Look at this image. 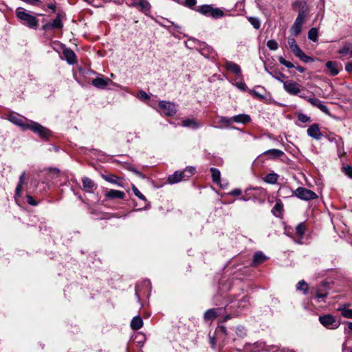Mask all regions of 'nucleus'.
Masks as SVG:
<instances>
[{"label":"nucleus","mask_w":352,"mask_h":352,"mask_svg":"<svg viewBox=\"0 0 352 352\" xmlns=\"http://www.w3.org/2000/svg\"><path fill=\"white\" fill-rule=\"evenodd\" d=\"M222 294L218 293L212 298L213 304L216 306L224 305L218 308H212L206 310L204 314L205 321L213 320L217 316L223 314L230 310L232 306H229L230 303H233L234 300L230 296H221Z\"/></svg>","instance_id":"1"},{"label":"nucleus","mask_w":352,"mask_h":352,"mask_svg":"<svg viewBox=\"0 0 352 352\" xmlns=\"http://www.w3.org/2000/svg\"><path fill=\"white\" fill-rule=\"evenodd\" d=\"M15 14L18 20L23 25L32 29L37 28L38 25V20L36 16L31 14L30 12L27 11L23 8L19 7L16 9Z\"/></svg>","instance_id":"2"},{"label":"nucleus","mask_w":352,"mask_h":352,"mask_svg":"<svg viewBox=\"0 0 352 352\" xmlns=\"http://www.w3.org/2000/svg\"><path fill=\"white\" fill-rule=\"evenodd\" d=\"M195 11L204 16H211L214 19H218L225 16L224 11L222 8H214L212 4H204L197 6L195 8Z\"/></svg>","instance_id":"3"},{"label":"nucleus","mask_w":352,"mask_h":352,"mask_svg":"<svg viewBox=\"0 0 352 352\" xmlns=\"http://www.w3.org/2000/svg\"><path fill=\"white\" fill-rule=\"evenodd\" d=\"M294 7H298L299 11L294 23L302 26L308 16L309 9L306 2L296 1L293 3Z\"/></svg>","instance_id":"4"},{"label":"nucleus","mask_w":352,"mask_h":352,"mask_svg":"<svg viewBox=\"0 0 352 352\" xmlns=\"http://www.w3.org/2000/svg\"><path fill=\"white\" fill-rule=\"evenodd\" d=\"M28 129L37 134L43 140H47L52 133L47 128L33 120H28Z\"/></svg>","instance_id":"5"},{"label":"nucleus","mask_w":352,"mask_h":352,"mask_svg":"<svg viewBox=\"0 0 352 352\" xmlns=\"http://www.w3.org/2000/svg\"><path fill=\"white\" fill-rule=\"evenodd\" d=\"M269 345H266V344L263 342H256L253 344L246 343L244 344L243 349H240L234 345V348L238 351H244V352H266L265 349L267 348Z\"/></svg>","instance_id":"6"},{"label":"nucleus","mask_w":352,"mask_h":352,"mask_svg":"<svg viewBox=\"0 0 352 352\" xmlns=\"http://www.w3.org/2000/svg\"><path fill=\"white\" fill-rule=\"evenodd\" d=\"M320 322L329 329H336L340 326V322L331 314H326L319 317Z\"/></svg>","instance_id":"7"},{"label":"nucleus","mask_w":352,"mask_h":352,"mask_svg":"<svg viewBox=\"0 0 352 352\" xmlns=\"http://www.w3.org/2000/svg\"><path fill=\"white\" fill-rule=\"evenodd\" d=\"M284 155V152L281 150L272 148L269 149L260 154L256 159V162L263 163L265 160L264 156H267V159L276 160Z\"/></svg>","instance_id":"8"},{"label":"nucleus","mask_w":352,"mask_h":352,"mask_svg":"<svg viewBox=\"0 0 352 352\" xmlns=\"http://www.w3.org/2000/svg\"><path fill=\"white\" fill-rule=\"evenodd\" d=\"M294 194L298 198L305 201L313 200L318 197L316 192L303 187L296 188Z\"/></svg>","instance_id":"9"},{"label":"nucleus","mask_w":352,"mask_h":352,"mask_svg":"<svg viewBox=\"0 0 352 352\" xmlns=\"http://www.w3.org/2000/svg\"><path fill=\"white\" fill-rule=\"evenodd\" d=\"M159 107L166 116H173L177 111L176 104L169 101L160 100L159 102Z\"/></svg>","instance_id":"10"},{"label":"nucleus","mask_w":352,"mask_h":352,"mask_svg":"<svg viewBox=\"0 0 352 352\" xmlns=\"http://www.w3.org/2000/svg\"><path fill=\"white\" fill-rule=\"evenodd\" d=\"M283 89L287 94L292 96L299 94L302 90L301 85L292 80H287L283 82Z\"/></svg>","instance_id":"11"},{"label":"nucleus","mask_w":352,"mask_h":352,"mask_svg":"<svg viewBox=\"0 0 352 352\" xmlns=\"http://www.w3.org/2000/svg\"><path fill=\"white\" fill-rule=\"evenodd\" d=\"M8 120L14 124L19 126L22 130H28V119L19 114H10L8 116Z\"/></svg>","instance_id":"12"},{"label":"nucleus","mask_w":352,"mask_h":352,"mask_svg":"<svg viewBox=\"0 0 352 352\" xmlns=\"http://www.w3.org/2000/svg\"><path fill=\"white\" fill-rule=\"evenodd\" d=\"M110 84L113 85L114 83L111 79L104 78L102 75H99L91 81V85L100 89H104L106 87Z\"/></svg>","instance_id":"13"},{"label":"nucleus","mask_w":352,"mask_h":352,"mask_svg":"<svg viewBox=\"0 0 352 352\" xmlns=\"http://www.w3.org/2000/svg\"><path fill=\"white\" fill-rule=\"evenodd\" d=\"M197 51L206 58H214L216 55L214 50L210 46L202 42L197 46Z\"/></svg>","instance_id":"14"},{"label":"nucleus","mask_w":352,"mask_h":352,"mask_svg":"<svg viewBox=\"0 0 352 352\" xmlns=\"http://www.w3.org/2000/svg\"><path fill=\"white\" fill-rule=\"evenodd\" d=\"M307 101L309 102L312 106L318 108L322 112L326 114L329 113L328 107L324 104V102L320 99L314 96H310L307 98Z\"/></svg>","instance_id":"15"},{"label":"nucleus","mask_w":352,"mask_h":352,"mask_svg":"<svg viewBox=\"0 0 352 352\" xmlns=\"http://www.w3.org/2000/svg\"><path fill=\"white\" fill-rule=\"evenodd\" d=\"M82 190L88 193H93L97 188V184L90 178L84 177L82 178Z\"/></svg>","instance_id":"16"},{"label":"nucleus","mask_w":352,"mask_h":352,"mask_svg":"<svg viewBox=\"0 0 352 352\" xmlns=\"http://www.w3.org/2000/svg\"><path fill=\"white\" fill-rule=\"evenodd\" d=\"M268 259L269 258L263 252L257 251L253 255L250 265L252 267H257Z\"/></svg>","instance_id":"17"},{"label":"nucleus","mask_w":352,"mask_h":352,"mask_svg":"<svg viewBox=\"0 0 352 352\" xmlns=\"http://www.w3.org/2000/svg\"><path fill=\"white\" fill-rule=\"evenodd\" d=\"M181 125L185 128L196 130L201 128L203 124L195 118H186L182 121Z\"/></svg>","instance_id":"18"},{"label":"nucleus","mask_w":352,"mask_h":352,"mask_svg":"<svg viewBox=\"0 0 352 352\" xmlns=\"http://www.w3.org/2000/svg\"><path fill=\"white\" fill-rule=\"evenodd\" d=\"M225 66L227 70L236 74L239 78H243L241 69L239 65L234 62L226 60Z\"/></svg>","instance_id":"19"},{"label":"nucleus","mask_w":352,"mask_h":352,"mask_svg":"<svg viewBox=\"0 0 352 352\" xmlns=\"http://www.w3.org/2000/svg\"><path fill=\"white\" fill-rule=\"evenodd\" d=\"M186 173L183 170H176L173 174L168 175V182L169 184H173L185 179Z\"/></svg>","instance_id":"20"},{"label":"nucleus","mask_w":352,"mask_h":352,"mask_svg":"<svg viewBox=\"0 0 352 352\" xmlns=\"http://www.w3.org/2000/svg\"><path fill=\"white\" fill-rule=\"evenodd\" d=\"M326 67L329 70L331 75L333 76L338 75L340 69H342L341 64H339L336 61H327L326 63Z\"/></svg>","instance_id":"21"},{"label":"nucleus","mask_w":352,"mask_h":352,"mask_svg":"<svg viewBox=\"0 0 352 352\" xmlns=\"http://www.w3.org/2000/svg\"><path fill=\"white\" fill-rule=\"evenodd\" d=\"M307 135L317 140H320L321 137L322 136V134L321 133L319 126L317 124H314L311 125L307 129Z\"/></svg>","instance_id":"22"},{"label":"nucleus","mask_w":352,"mask_h":352,"mask_svg":"<svg viewBox=\"0 0 352 352\" xmlns=\"http://www.w3.org/2000/svg\"><path fill=\"white\" fill-rule=\"evenodd\" d=\"M105 197L108 199H122L125 197V194L124 192L118 190H110L105 192Z\"/></svg>","instance_id":"23"},{"label":"nucleus","mask_w":352,"mask_h":352,"mask_svg":"<svg viewBox=\"0 0 352 352\" xmlns=\"http://www.w3.org/2000/svg\"><path fill=\"white\" fill-rule=\"evenodd\" d=\"M63 54L66 61L69 65H73L76 63V54L73 50L69 48H64Z\"/></svg>","instance_id":"24"},{"label":"nucleus","mask_w":352,"mask_h":352,"mask_svg":"<svg viewBox=\"0 0 352 352\" xmlns=\"http://www.w3.org/2000/svg\"><path fill=\"white\" fill-rule=\"evenodd\" d=\"M232 122L236 123L247 124L251 121V118L247 114H239L232 117Z\"/></svg>","instance_id":"25"},{"label":"nucleus","mask_w":352,"mask_h":352,"mask_svg":"<svg viewBox=\"0 0 352 352\" xmlns=\"http://www.w3.org/2000/svg\"><path fill=\"white\" fill-rule=\"evenodd\" d=\"M137 8H139L140 11L148 14L151 10V4L147 0H138V4Z\"/></svg>","instance_id":"26"},{"label":"nucleus","mask_w":352,"mask_h":352,"mask_svg":"<svg viewBox=\"0 0 352 352\" xmlns=\"http://www.w3.org/2000/svg\"><path fill=\"white\" fill-rule=\"evenodd\" d=\"M249 305V297L247 296H244L236 304V309L235 311H238L239 314L243 309L248 307Z\"/></svg>","instance_id":"27"},{"label":"nucleus","mask_w":352,"mask_h":352,"mask_svg":"<svg viewBox=\"0 0 352 352\" xmlns=\"http://www.w3.org/2000/svg\"><path fill=\"white\" fill-rule=\"evenodd\" d=\"M130 326L134 331L140 329L143 326V320L142 318L139 316H134L131 321Z\"/></svg>","instance_id":"28"},{"label":"nucleus","mask_w":352,"mask_h":352,"mask_svg":"<svg viewBox=\"0 0 352 352\" xmlns=\"http://www.w3.org/2000/svg\"><path fill=\"white\" fill-rule=\"evenodd\" d=\"M288 45L291 51L296 56L302 51V50L299 47L294 37L288 38Z\"/></svg>","instance_id":"29"},{"label":"nucleus","mask_w":352,"mask_h":352,"mask_svg":"<svg viewBox=\"0 0 352 352\" xmlns=\"http://www.w3.org/2000/svg\"><path fill=\"white\" fill-rule=\"evenodd\" d=\"M283 210V204L280 200H278L276 202L274 206L272 209V212L274 216L280 217L282 214Z\"/></svg>","instance_id":"30"},{"label":"nucleus","mask_w":352,"mask_h":352,"mask_svg":"<svg viewBox=\"0 0 352 352\" xmlns=\"http://www.w3.org/2000/svg\"><path fill=\"white\" fill-rule=\"evenodd\" d=\"M347 305H342L338 307V311H340L342 316L346 318H352V309L347 308Z\"/></svg>","instance_id":"31"},{"label":"nucleus","mask_w":352,"mask_h":352,"mask_svg":"<svg viewBox=\"0 0 352 352\" xmlns=\"http://www.w3.org/2000/svg\"><path fill=\"white\" fill-rule=\"evenodd\" d=\"M102 177L107 182L116 184L119 186H122V185L118 182L119 177L115 175L109 174V175H102Z\"/></svg>","instance_id":"32"},{"label":"nucleus","mask_w":352,"mask_h":352,"mask_svg":"<svg viewBox=\"0 0 352 352\" xmlns=\"http://www.w3.org/2000/svg\"><path fill=\"white\" fill-rule=\"evenodd\" d=\"M265 71L270 75H271L274 78H275L278 81L282 82L283 84V82L285 81V80H284V79L286 78V76L283 73H281L280 72H275L274 73H272V72H270L266 67H265Z\"/></svg>","instance_id":"33"},{"label":"nucleus","mask_w":352,"mask_h":352,"mask_svg":"<svg viewBox=\"0 0 352 352\" xmlns=\"http://www.w3.org/2000/svg\"><path fill=\"white\" fill-rule=\"evenodd\" d=\"M211 174H212V178L213 182L216 184H219L221 180V173L219 169L216 168H210V169Z\"/></svg>","instance_id":"34"},{"label":"nucleus","mask_w":352,"mask_h":352,"mask_svg":"<svg viewBox=\"0 0 352 352\" xmlns=\"http://www.w3.org/2000/svg\"><path fill=\"white\" fill-rule=\"evenodd\" d=\"M248 21L256 30H258L261 28V20L258 17L255 16H247Z\"/></svg>","instance_id":"35"},{"label":"nucleus","mask_w":352,"mask_h":352,"mask_svg":"<svg viewBox=\"0 0 352 352\" xmlns=\"http://www.w3.org/2000/svg\"><path fill=\"white\" fill-rule=\"evenodd\" d=\"M351 43H345L344 44V45L340 49H339V50L338 51V53L339 54L342 55V56H344L348 54L350 55V52L351 50Z\"/></svg>","instance_id":"36"},{"label":"nucleus","mask_w":352,"mask_h":352,"mask_svg":"<svg viewBox=\"0 0 352 352\" xmlns=\"http://www.w3.org/2000/svg\"><path fill=\"white\" fill-rule=\"evenodd\" d=\"M278 175L275 173H268L265 177V182L270 184H274L277 182Z\"/></svg>","instance_id":"37"},{"label":"nucleus","mask_w":352,"mask_h":352,"mask_svg":"<svg viewBox=\"0 0 352 352\" xmlns=\"http://www.w3.org/2000/svg\"><path fill=\"white\" fill-rule=\"evenodd\" d=\"M46 26H50L52 28L54 29H61L63 28V23L61 21V19L60 18V16H57L56 19H54L52 23L47 25Z\"/></svg>","instance_id":"38"},{"label":"nucleus","mask_w":352,"mask_h":352,"mask_svg":"<svg viewBox=\"0 0 352 352\" xmlns=\"http://www.w3.org/2000/svg\"><path fill=\"white\" fill-rule=\"evenodd\" d=\"M200 43H201L200 41H199L196 38H189L186 42V45L188 48H195L197 50V46L199 45Z\"/></svg>","instance_id":"39"},{"label":"nucleus","mask_w":352,"mask_h":352,"mask_svg":"<svg viewBox=\"0 0 352 352\" xmlns=\"http://www.w3.org/2000/svg\"><path fill=\"white\" fill-rule=\"evenodd\" d=\"M235 333L239 338H243L247 336V330L243 326L239 325L235 329Z\"/></svg>","instance_id":"40"},{"label":"nucleus","mask_w":352,"mask_h":352,"mask_svg":"<svg viewBox=\"0 0 352 352\" xmlns=\"http://www.w3.org/2000/svg\"><path fill=\"white\" fill-rule=\"evenodd\" d=\"M296 57L300 58V60H302L304 63H311V62L314 61V59L312 57L306 55L302 52V50L299 54H298L296 55Z\"/></svg>","instance_id":"41"},{"label":"nucleus","mask_w":352,"mask_h":352,"mask_svg":"<svg viewBox=\"0 0 352 352\" xmlns=\"http://www.w3.org/2000/svg\"><path fill=\"white\" fill-rule=\"evenodd\" d=\"M318 30L316 28H311L308 32V38L311 41L316 42L318 40Z\"/></svg>","instance_id":"42"},{"label":"nucleus","mask_w":352,"mask_h":352,"mask_svg":"<svg viewBox=\"0 0 352 352\" xmlns=\"http://www.w3.org/2000/svg\"><path fill=\"white\" fill-rule=\"evenodd\" d=\"M266 352H287V349L286 348H280L278 346L275 345H269L267 348L265 349Z\"/></svg>","instance_id":"43"},{"label":"nucleus","mask_w":352,"mask_h":352,"mask_svg":"<svg viewBox=\"0 0 352 352\" xmlns=\"http://www.w3.org/2000/svg\"><path fill=\"white\" fill-rule=\"evenodd\" d=\"M296 289L303 291V293L306 294L308 290V285L304 280H300L296 285Z\"/></svg>","instance_id":"44"},{"label":"nucleus","mask_w":352,"mask_h":352,"mask_svg":"<svg viewBox=\"0 0 352 352\" xmlns=\"http://www.w3.org/2000/svg\"><path fill=\"white\" fill-rule=\"evenodd\" d=\"M219 122L222 124L224 126L229 127L232 122V117L228 118L225 116H220Z\"/></svg>","instance_id":"45"},{"label":"nucleus","mask_w":352,"mask_h":352,"mask_svg":"<svg viewBox=\"0 0 352 352\" xmlns=\"http://www.w3.org/2000/svg\"><path fill=\"white\" fill-rule=\"evenodd\" d=\"M301 30L302 26L297 25L294 23L290 29L291 33L294 36H297L301 32Z\"/></svg>","instance_id":"46"},{"label":"nucleus","mask_w":352,"mask_h":352,"mask_svg":"<svg viewBox=\"0 0 352 352\" xmlns=\"http://www.w3.org/2000/svg\"><path fill=\"white\" fill-rule=\"evenodd\" d=\"M305 232V226L303 223H299L296 228V233L298 234L300 239L302 238Z\"/></svg>","instance_id":"47"},{"label":"nucleus","mask_w":352,"mask_h":352,"mask_svg":"<svg viewBox=\"0 0 352 352\" xmlns=\"http://www.w3.org/2000/svg\"><path fill=\"white\" fill-rule=\"evenodd\" d=\"M24 176H25V173H23L21 175V176L19 177V180L18 184L16 187V190H15L16 195L18 196H19V195H20V192H21V190L23 184Z\"/></svg>","instance_id":"48"},{"label":"nucleus","mask_w":352,"mask_h":352,"mask_svg":"<svg viewBox=\"0 0 352 352\" xmlns=\"http://www.w3.org/2000/svg\"><path fill=\"white\" fill-rule=\"evenodd\" d=\"M327 295L328 294L327 292L322 293L318 289H317L316 296L313 298V300H316V302H320V300H324Z\"/></svg>","instance_id":"49"},{"label":"nucleus","mask_w":352,"mask_h":352,"mask_svg":"<svg viewBox=\"0 0 352 352\" xmlns=\"http://www.w3.org/2000/svg\"><path fill=\"white\" fill-rule=\"evenodd\" d=\"M132 190H133L134 195L136 197H138L140 199L143 200V201L146 200L145 196L138 189V188L135 186L133 185Z\"/></svg>","instance_id":"50"},{"label":"nucleus","mask_w":352,"mask_h":352,"mask_svg":"<svg viewBox=\"0 0 352 352\" xmlns=\"http://www.w3.org/2000/svg\"><path fill=\"white\" fill-rule=\"evenodd\" d=\"M238 315H239L238 311H234L233 312L230 311V313H228L223 316V318L221 320V322H226L228 320H230V319L232 318L233 317L236 316Z\"/></svg>","instance_id":"51"},{"label":"nucleus","mask_w":352,"mask_h":352,"mask_svg":"<svg viewBox=\"0 0 352 352\" xmlns=\"http://www.w3.org/2000/svg\"><path fill=\"white\" fill-rule=\"evenodd\" d=\"M267 46L271 50H276L278 47V44L275 40L271 39L267 42Z\"/></svg>","instance_id":"52"},{"label":"nucleus","mask_w":352,"mask_h":352,"mask_svg":"<svg viewBox=\"0 0 352 352\" xmlns=\"http://www.w3.org/2000/svg\"><path fill=\"white\" fill-rule=\"evenodd\" d=\"M278 61H279V63H280L281 65H283L285 66V67H287V68H293V67H294V64H293V63H292L291 62H289V61H288V60H285V59L283 57H282V56L278 57Z\"/></svg>","instance_id":"53"},{"label":"nucleus","mask_w":352,"mask_h":352,"mask_svg":"<svg viewBox=\"0 0 352 352\" xmlns=\"http://www.w3.org/2000/svg\"><path fill=\"white\" fill-rule=\"evenodd\" d=\"M183 171L186 173V178H189L195 173V168L194 166H187Z\"/></svg>","instance_id":"54"},{"label":"nucleus","mask_w":352,"mask_h":352,"mask_svg":"<svg viewBox=\"0 0 352 352\" xmlns=\"http://www.w3.org/2000/svg\"><path fill=\"white\" fill-rule=\"evenodd\" d=\"M298 120L302 123H307L310 121V117L303 113H299Z\"/></svg>","instance_id":"55"},{"label":"nucleus","mask_w":352,"mask_h":352,"mask_svg":"<svg viewBox=\"0 0 352 352\" xmlns=\"http://www.w3.org/2000/svg\"><path fill=\"white\" fill-rule=\"evenodd\" d=\"M219 289L221 292H225L230 289V281H228V284H224L223 280L220 282Z\"/></svg>","instance_id":"56"},{"label":"nucleus","mask_w":352,"mask_h":352,"mask_svg":"<svg viewBox=\"0 0 352 352\" xmlns=\"http://www.w3.org/2000/svg\"><path fill=\"white\" fill-rule=\"evenodd\" d=\"M343 172L349 178L352 179V166H344Z\"/></svg>","instance_id":"57"},{"label":"nucleus","mask_w":352,"mask_h":352,"mask_svg":"<svg viewBox=\"0 0 352 352\" xmlns=\"http://www.w3.org/2000/svg\"><path fill=\"white\" fill-rule=\"evenodd\" d=\"M234 85L241 91H245L247 90V86L243 81L237 82Z\"/></svg>","instance_id":"58"},{"label":"nucleus","mask_w":352,"mask_h":352,"mask_svg":"<svg viewBox=\"0 0 352 352\" xmlns=\"http://www.w3.org/2000/svg\"><path fill=\"white\" fill-rule=\"evenodd\" d=\"M125 3L129 7H137L138 0H124Z\"/></svg>","instance_id":"59"},{"label":"nucleus","mask_w":352,"mask_h":352,"mask_svg":"<svg viewBox=\"0 0 352 352\" xmlns=\"http://www.w3.org/2000/svg\"><path fill=\"white\" fill-rule=\"evenodd\" d=\"M139 97L144 100H147L150 98V96L143 90L139 91Z\"/></svg>","instance_id":"60"},{"label":"nucleus","mask_w":352,"mask_h":352,"mask_svg":"<svg viewBox=\"0 0 352 352\" xmlns=\"http://www.w3.org/2000/svg\"><path fill=\"white\" fill-rule=\"evenodd\" d=\"M250 93L254 96V97L257 98H259V99H264L265 98V96H263V94H260L259 92L256 91V90H250Z\"/></svg>","instance_id":"61"},{"label":"nucleus","mask_w":352,"mask_h":352,"mask_svg":"<svg viewBox=\"0 0 352 352\" xmlns=\"http://www.w3.org/2000/svg\"><path fill=\"white\" fill-rule=\"evenodd\" d=\"M27 201L30 205L32 206H36L38 204L34 198L30 195L27 196Z\"/></svg>","instance_id":"62"},{"label":"nucleus","mask_w":352,"mask_h":352,"mask_svg":"<svg viewBox=\"0 0 352 352\" xmlns=\"http://www.w3.org/2000/svg\"><path fill=\"white\" fill-rule=\"evenodd\" d=\"M241 189H239V188H235V189H234V190H231V191L228 193V195H232V196H238V195H241Z\"/></svg>","instance_id":"63"},{"label":"nucleus","mask_w":352,"mask_h":352,"mask_svg":"<svg viewBox=\"0 0 352 352\" xmlns=\"http://www.w3.org/2000/svg\"><path fill=\"white\" fill-rule=\"evenodd\" d=\"M345 70L348 72H352V61L349 62L345 65Z\"/></svg>","instance_id":"64"}]
</instances>
